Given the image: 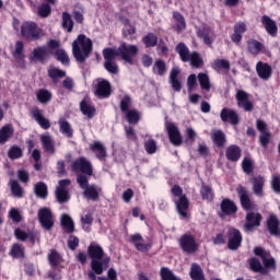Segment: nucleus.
Segmentation results:
<instances>
[{
    "instance_id": "nucleus-53",
    "label": "nucleus",
    "mask_w": 280,
    "mask_h": 280,
    "mask_svg": "<svg viewBox=\"0 0 280 280\" xmlns=\"http://www.w3.org/2000/svg\"><path fill=\"white\" fill-rule=\"evenodd\" d=\"M62 27L67 30V32L73 31V20H71V14L63 12L62 14Z\"/></svg>"
},
{
    "instance_id": "nucleus-9",
    "label": "nucleus",
    "mask_w": 280,
    "mask_h": 280,
    "mask_svg": "<svg viewBox=\"0 0 280 280\" xmlns=\"http://www.w3.org/2000/svg\"><path fill=\"white\" fill-rule=\"evenodd\" d=\"M93 86L95 89L94 92L97 97H101L102 100L106 97H110V93H112L110 82H108L107 80L96 79L93 82Z\"/></svg>"
},
{
    "instance_id": "nucleus-11",
    "label": "nucleus",
    "mask_w": 280,
    "mask_h": 280,
    "mask_svg": "<svg viewBox=\"0 0 280 280\" xmlns=\"http://www.w3.org/2000/svg\"><path fill=\"white\" fill-rule=\"evenodd\" d=\"M129 242L130 244H133L136 250H139L140 253H148V250L152 248V243L143 240V236L139 233L131 234L129 236Z\"/></svg>"
},
{
    "instance_id": "nucleus-37",
    "label": "nucleus",
    "mask_w": 280,
    "mask_h": 280,
    "mask_svg": "<svg viewBox=\"0 0 280 280\" xmlns=\"http://www.w3.org/2000/svg\"><path fill=\"white\" fill-rule=\"evenodd\" d=\"M247 49L249 54L257 56L261 51V49H264V44L259 43L256 39H249L247 42Z\"/></svg>"
},
{
    "instance_id": "nucleus-44",
    "label": "nucleus",
    "mask_w": 280,
    "mask_h": 280,
    "mask_svg": "<svg viewBox=\"0 0 280 280\" xmlns=\"http://www.w3.org/2000/svg\"><path fill=\"white\" fill-rule=\"evenodd\" d=\"M125 117L128 124L136 125L139 124V120L141 119V113H139L137 109H131L125 113Z\"/></svg>"
},
{
    "instance_id": "nucleus-24",
    "label": "nucleus",
    "mask_w": 280,
    "mask_h": 280,
    "mask_svg": "<svg viewBox=\"0 0 280 280\" xmlns=\"http://www.w3.org/2000/svg\"><path fill=\"white\" fill-rule=\"evenodd\" d=\"M237 191L243 209L246 211L253 209V202L250 201V197H248V190H246L244 186H240Z\"/></svg>"
},
{
    "instance_id": "nucleus-56",
    "label": "nucleus",
    "mask_w": 280,
    "mask_h": 280,
    "mask_svg": "<svg viewBox=\"0 0 280 280\" xmlns=\"http://www.w3.org/2000/svg\"><path fill=\"white\" fill-rule=\"evenodd\" d=\"M37 100L40 104H47L51 100V92L47 90H39L37 92Z\"/></svg>"
},
{
    "instance_id": "nucleus-21",
    "label": "nucleus",
    "mask_w": 280,
    "mask_h": 280,
    "mask_svg": "<svg viewBox=\"0 0 280 280\" xmlns=\"http://www.w3.org/2000/svg\"><path fill=\"white\" fill-rule=\"evenodd\" d=\"M225 156L228 161H231L232 163H237V161L242 159V149L237 147V144H232L226 148Z\"/></svg>"
},
{
    "instance_id": "nucleus-58",
    "label": "nucleus",
    "mask_w": 280,
    "mask_h": 280,
    "mask_svg": "<svg viewBox=\"0 0 280 280\" xmlns=\"http://www.w3.org/2000/svg\"><path fill=\"white\" fill-rule=\"evenodd\" d=\"M132 106V100L130 98V96H125L121 101H120V110L121 113H124V115L132 109H130V107Z\"/></svg>"
},
{
    "instance_id": "nucleus-48",
    "label": "nucleus",
    "mask_w": 280,
    "mask_h": 280,
    "mask_svg": "<svg viewBox=\"0 0 280 280\" xmlns=\"http://www.w3.org/2000/svg\"><path fill=\"white\" fill-rule=\"evenodd\" d=\"M59 128L60 132H62L68 139H71L73 137V129L71 128V124L66 120H59Z\"/></svg>"
},
{
    "instance_id": "nucleus-32",
    "label": "nucleus",
    "mask_w": 280,
    "mask_h": 280,
    "mask_svg": "<svg viewBox=\"0 0 280 280\" xmlns=\"http://www.w3.org/2000/svg\"><path fill=\"white\" fill-rule=\"evenodd\" d=\"M189 275L190 279L192 280H205V272L202 271V267L196 262L191 265Z\"/></svg>"
},
{
    "instance_id": "nucleus-16",
    "label": "nucleus",
    "mask_w": 280,
    "mask_h": 280,
    "mask_svg": "<svg viewBox=\"0 0 280 280\" xmlns=\"http://www.w3.org/2000/svg\"><path fill=\"white\" fill-rule=\"evenodd\" d=\"M31 117H33V119L37 121V124L40 126V128H43V130H49V128H51L49 119L43 116V110H40L38 107H34L31 110Z\"/></svg>"
},
{
    "instance_id": "nucleus-26",
    "label": "nucleus",
    "mask_w": 280,
    "mask_h": 280,
    "mask_svg": "<svg viewBox=\"0 0 280 280\" xmlns=\"http://www.w3.org/2000/svg\"><path fill=\"white\" fill-rule=\"evenodd\" d=\"M221 119L222 121H229L233 126H236V124L240 121V118L237 117V113L233 109L223 108L221 110Z\"/></svg>"
},
{
    "instance_id": "nucleus-5",
    "label": "nucleus",
    "mask_w": 280,
    "mask_h": 280,
    "mask_svg": "<svg viewBox=\"0 0 280 280\" xmlns=\"http://www.w3.org/2000/svg\"><path fill=\"white\" fill-rule=\"evenodd\" d=\"M77 183L83 189V196L86 200H97L100 198V192L102 188L97 187L96 185H89V178L86 175H78Z\"/></svg>"
},
{
    "instance_id": "nucleus-23",
    "label": "nucleus",
    "mask_w": 280,
    "mask_h": 280,
    "mask_svg": "<svg viewBox=\"0 0 280 280\" xmlns=\"http://www.w3.org/2000/svg\"><path fill=\"white\" fill-rule=\"evenodd\" d=\"M256 71L261 80H270L272 77V67L268 63L259 61L256 65Z\"/></svg>"
},
{
    "instance_id": "nucleus-27",
    "label": "nucleus",
    "mask_w": 280,
    "mask_h": 280,
    "mask_svg": "<svg viewBox=\"0 0 280 280\" xmlns=\"http://www.w3.org/2000/svg\"><path fill=\"white\" fill-rule=\"evenodd\" d=\"M261 23L270 36H277V23L268 15L261 18Z\"/></svg>"
},
{
    "instance_id": "nucleus-42",
    "label": "nucleus",
    "mask_w": 280,
    "mask_h": 280,
    "mask_svg": "<svg viewBox=\"0 0 280 280\" xmlns=\"http://www.w3.org/2000/svg\"><path fill=\"white\" fill-rule=\"evenodd\" d=\"M197 80L203 91H211V81L209 74L201 72L198 74Z\"/></svg>"
},
{
    "instance_id": "nucleus-36",
    "label": "nucleus",
    "mask_w": 280,
    "mask_h": 280,
    "mask_svg": "<svg viewBox=\"0 0 280 280\" xmlns=\"http://www.w3.org/2000/svg\"><path fill=\"white\" fill-rule=\"evenodd\" d=\"M14 135L12 126L7 125L0 129V144L5 143Z\"/></svg>"
},
{
    "instance_id": "nucleus-18",
    "label": "nucleus",
    "mask_w": 280,
    "mask_h": 280,
    "mask_svg": "<svg viewBox=\"0 0 280 280\" xmlns=\"http://www.w3.org/2000/svg\"><path fill=\"white\" fill-rule=\"evenodd\" d=\"M236 100L240 108H244V110H246L247 113L253 110V103L248 101V93L244 92L243 90H237Z\"/></svg>"
},
{
    "instance_id": "nucleus-63",
    "label": "nucleus",
    "mask_w": 280,
    "mask_h": 280,
    "mask_svg": "<svg viewBox=\"0 0 280 280\" xmlns=\"http://www.w3.org/2000/svg\"><path fill=\"white\" fill-rule=\"evenodd\" d=\"M55 56L57 58V60H59V62L63 63V65H69V55H67V52L62 49H58L55 52Z\"/></svg>"
},
{
    "instance_id": "nucleus-40",
    "label": "nucleus",
    "mask_w": 280,
    "mask_h": 280,
    "mask_svg": "<svg viewBox=\"0 0 280 280\" xmlns=\"http://www.w3.org/2000/svg\"><path fill=\"white\" fill-rule=\"evenodd\" d=\"M12 56L16 60H23L25 58V46L23 45V42L15 43V47L12 51Z\"/></svg>"
},
{
    "instance_id": "nucleus-57",
    "label": "nucleus",
    "mask_w": 280,
    "mask_h": 280,
    "mask_svg": "<svg viewBox=\"0 0 280 280\" xmlns=\"http://www.w3.org/2000/svg\"><path fill=\"white\" fill-rule=\"evenodd\" d=\"M61 260L62 258L60 257V254L56 250H51L48 255V261L50 266H52V268H56V266H58V264H60Z\"/></svg>"
},
{
    "instance_id": "nucleus-3",
    "label": "nucleus",
    "mask_w": 280,
    "mask_h": 280,
    "mask_svg": "<svg viewBox=\"0 0 280 280\" xmlns=\"http://www.w3.org/2000/svg\"><path fill=\"white\" fill-rule=\"evenodd\" d=\"M89 256L92 258L91 268L95 275H102L108 264H110V257L104 258V249L97 243H92L88 247Z\"/></svg>"
},
{
    "instance_id": "nucleus-19",
    "label": "nucleus",
    "mask_w": 280,
    "mask_h": 280,
    "mask_svg": "<svg viewBox=\"0 0 280 280\" xmlns=\"http://www.w3.org/2000/svg\"><path fill=\"white\" fill-rule=\"evenodd\" d=\"M49 56H51V50L47 46H40L34 48L32 52V60H36L37 62H45Z\"/></svg>"
},
{
    "instance_id": "nucleus-30",
    "label": "nucleus",
    "mask_w": 280,
    "mask_h": 280,
    "mask_svg": "<svg viewBox=\"0 0 280 280\" xmlns=\"http://www.w3.org/2000/svg\"><path fill=\"white\" fill-rule=\"evenodd\" d=\"M211 139L217 148H224L226 144V135L222 130H213Z\"/></svg>"
},
{
    "instance_id": "nucleus-50",
    "label": "nucleus",
    "mask_w": 280,
    "mask_h": 280,
    "mask_svg": "<svg viewBox=\"0 0 280 280\" xmlns=\"http://www.w3.org/2000/svg\"><path fill=\"white\" fill-rule=\"evenodd\" d=\"M10 187H11V192L13 194V196L15 198H23V188L21 187V185L19 184V182L12 179L9 183Z\"/></svg>"
},
{
    "instance_id": "nucleus-59",
    "label": "nucleus",
    "mask_w": 280,
    "mask_h": 280,
    "mask_svg": "<svg viewBox=\"0 0 280 280\" xmlns=\"http://www.w3.org/2000/svg\"><path fill=\"white\" fill-rule=\"evenodd\" d=\"M8 156L9 159H12V160L21 159V156H23V150H21V148H19L18 145H13L9 150Z\"/></svg>"
},
{
    "instance_id": "nucleus-6",
    "label": "nucleus",
    "mask_w": 280,
    "mask_h": 280,
    "mask_svg": "<svg viewBox=\"0 0 280 280\" xmlns=\"http://www.w3.org/2000/svg\"><path fill=\"white\" fill-rule=\"evenodd\" d=\"M172 194L175 196L174 202L175 207L182 218H187V210L189 209V200H187V197L183 195V188L180 186H174L172 188Z\"/></svg>"
},
{
    "instance_id": "nucleus-49",
    "label": "nucleus",
    "mask_w": 280,
    "mask_h": 280,
    "mask_svg": "<svg viewBox=\"0 0 280 280\" xmlns=\"http://www.w3.org/2000/svg\"><path fill=\"white\" fill-rule=\"evenodd\" d=\"M34 191L37 198H47V185L45 183L35 184Z\"/></svg>"
},
{
    "instance_id": "nucleus-1",
    "label": "nucleus",
    "mask_w": 280,
    "mask_h": 280,
    "mask_svg": "<svg viewBox=\"0 0 280 280\" xmlns=\"http://www.w3.org/2000/svg\"><path fill=\"white\" fill-rule=\"evenodd\" d=\"M139 54V47L136 45H127L126 43H122L116 50L113 48H105L103 50V58L105 62L115 61V58L117 56H120V58L128 62V65H132V58Z\"/></svg>"
},
{
    "instance_id": "nucleus-15",
    "label": "nucleus",
    "mask_w": 280,
    "mask_h": 280,
    "mask_svg": "<svg viewBox=\"0 0 280 280\" xmlns=\"http://www.w3.org/2000/svg\"><path fill=\"white\" fill-rule=\"evenodd\" d=\"M230 250H237L242 246V233L237 229L229 230V243Z\"/></svg>"
},
{
    "instance_id": "nucleus-52",
    "label": "nucleus",
    "mask_w": 280,
    "mask_h": 280,
    "mask_svg": "<svg viewBox=\"0 0 280 280\" xmlns=\"http://www.w3.org/2000/svg\"><path fill=\"white\" fill-rule=\"evenodd\" d=\"M200 194L202 197V200H208V202H211L213 200V189H211L210 186L202 185L200 189Z\"/></svg>"
},
{
    "instance_id": "nucleus-35",
    "label": "nucleus",
    "mask_w": 280,
    "mask_h": 280,
    "mask_svg": "<svg viewBox=\"0 0 280 280\" xmlns=\"http://www.w3.org/2000/svg\"><path fill=\"white\" fill-rule=\"evenodd\" d=\"M188 62H190L194 69H200V67L205 65L202 57L196 51L190 52V56H188Z\"/></svg>"
},
{
    "instance_id": "nucleus-55",
    "label": "nucleus",
    "mask_w": 280,
    "mask_h": 280,
    "mask_svg": "<svg viewBox=\"0 0 280 280\" xmlns=\"http://www.w3.org/2000/svg\"><path fill=\"white\" fill-rule=\"evenodd\" d=\"M56 198L58 202H67L69 200V191L67 188H57L56 189Z\"/></svg>"
},
{
    "instance_id": "nucleus-29",
    "label": "nucleus",
    "mask_w": 280,
    "mask_h": 280,
    "mask_svg": "<svg viewBox=\"0 0 280 280\" xmlns=\"http://www.w3.org/2000/svg\"><path fill=\"white\" fill-rule=\"evenodd\" d=\"M40 142L45 152H48V154H54V152H56V149L54 148V139L49 133L42 135Z\"/></svg>"
},
{
    "instance_id": "nucleus-25",
    "label": "nucleus",
    "mask_w": 280,
    "mask_h": 280,
    "mask_svg": "<svg viewBox=\"0 0 280 280\" xmlns=\"http://www.w3.org/2000/svg\"><path fill=\"white\" fill-rule=\"evenodd\" d=\"M14 235L20 242H30L31 244L36 243V235L33 232H25L21 229H15Z\"/></svg>"
},
{
    "instance_id": "nucleus-64",
    "label": "nucleus",
    "mask_w": 280,
    "mask_h": 280,
    "mask_svg": "<svg viewBox=\"0 0 280 280\" xmlns=\"http://www.w3.org/2000/svg\"><path fill=\"white\" fill-rule=\"evenodd\" d=\"M242 167L245 174H250V172H253V160H250V158H245L242 162Z\"/></svg>"
},
{
    "instance_id": "nucleus-17",
    "label": "nucleus",
    "mask_w": 280,
    "mask_h": 280,
    "mask_svg": "<svg viewBox=\"0 0 280 280\" xmlns=\"http://www.w3.org/2000/svg\"><path fill=\"white\" fill-rule=\"evenodd\" d=\"M261 224V215L258 212H248L246 214V223L244 224L245 231L248 233Z\"/></svg>"
},
{
    "instance_id": "nucleus-14",
    "label": "nucleus",
    "mask_w": 280,
    "mask_h": 280,
    "mask_svg": "<svg viewBox=\"0 0 280 280\" xmlns=\"http://www.w3.org/2000/svg\"><path fill=\"white\" fill-rule=\"evenodd\" d=\"M166 130L173 145H180L183 143V136H180V131L178 130V127L174 125V122H167Z\"/></svg>"
},
{
    "instance_id": "nucleus-39",
    "label": "nucleus",
    "mask_w": 280,
    "mask_h": 280,
    "mask_svg": "<svg viewBox=\"0 0 280 280\" xmlns=\"http://www.w3.org/2000/svg\"><path fill=\"white\" fill-rule=\"evenodd\" d=\"M212 69H214V71H229V69H231V63L229 62V60L226 59H215L212 63H211Z\"/></svg>"
},
{
    "instance_id": "nucleus-61",
    "label": "nucleus",
    "mask_w": 280,
    "mask_h": 280,
    "mask_svg": "<svg viewBox=\"0 0 280 280\" xmlns=\"http://www.w3.org/2000/svg\"><path fill=\"white\" fill-rule=\"evenodd\" d=\"M104 67L108 73H113L114 75L119 73V66L115 61H105Z\"/></svg>"
},
{
    "instance_id": "nucleus-33",
    "label": "nucleus",
    "mask_w": 280,
    "mask_h": 280,
    "mask_svg": "<svg viewBox=\"0 0 280 280\" xmlns=\"http://www.w3.org/2000/svg\"><path fill=\"white\" fill-rule=\"evenodd\" d=\"M176 51L178 52L180 60L183 62H189V56H190V51H189V47H187V45H185V43H179L176 46Z\"/></svg>"
},
{
    "instance_id": "nucleus-60",
    "label": "nucleus",
    "mask_w": 280,
    "mask_h": 280,
    "mask_svg": "<svg viewBox=\"0 0 280 280\" xmlns=\"http://www.w3.org/2000/svg\"><path fill=\"white\" fill-rule=\"evenodd\" d=\"M144 150L148 154H156V141L154 139H149L144 142Z\"/></svg>"
},
{
    "instance_id": "nucleus-34",
    "label": "nucleus",
    "mask_w": 280,
    "mask_h": 280,
    "mask_svg": "<svg viewBox=\"0 0 280 280\" xmlns=\"http://www.w3.org/2000/svg\"><path fill=\"white\" fill-rule=\"evenodd\" d=\"M10 255L14 259H23V257H25V247L19 243L13 244L10 249Z\"/></svg>"
},
{
    "instance_id": "nucleus-22",
    "label": "nucleus",
    "mask_w": 280,
    "mask_h": 280,
    "mask_svg": "<svg viewBox=\"0 0 280 280\" xmlns=\"http://www.w3.org/2000/svg\"><path fill=\"white\" fill-rule=\"evenodd\" d=\"M250 183L253 184L254 194L261 198L264 196V185H266V178L258 175L252 178Z\"/></svg>"
},
{
    "instance_id": "nucleus-31",
    "label": "nucleus",
    "mask_w": 280,
    "mask_h": 280,
    "mask_svg": "<svg viewBox=\"0 0 280 280\" xmlns=\"http://www.w3.org/2000/svg\"><path fill=\"white\" fill-rule=\"evenodd\" d=\"M90 150L96 153V159H98V161H104L106 159V148L102 142L96 141L90 144Z\"/></svg>"
},
{
    "instance_id": "nucleus-41",
    "label": "nucleus",
    "mask_w": 280,
    "mask_h": 280,
    "mask_svg": "<svg viewBox=\"0 0 280 280\" xmlns=\"http://www.w3.org/2000/svg\"><path fill=\"white\" fill-rule=\"evenodd\" d=\"M173 19L175 20V30L176 32H183L187 27V24L185 23V18L183 14L178 12L173 13Z\"/></svg>"
},
{
    "instance_id": "nucleus-45",
    "label": "nucleus",
    "mask_w": 280,
    "mask_h": 280,
    "mask_svg": "<svg viewBox=\"0 0 280 280\" xmlns=\"http://www.w3.org/2000/svg\"><path fill=\"white\" fill-rule=\"evenodd\" d=\"M61 225L68 233H73L75 229V225L73 224V219H71V217H69L68 214L61 215Z\"/></svg>"
},
{
    "instance_id": "nucleus-43",
    "label": "nucleus",
    "mask_w": 280,
    "mask_h": 280,
    "mask_svg": "<svg viewBox=\"0 0 280 280\" xmlns=\"http://www.w3.org/2000/svg\"><path fill=\"white\" fill-rule=\"evenodd\" d=\"M80 108L81 112L85 115V117H89V119H92V117L95 116V107L86 103V101H82L80 103Z\"/></svg>"
},
{
    "instance_id": "nucleus-28",
    "label": "nucleus",
    "mask_w": 280,
    "mask_h": 280,
    "mask_svg": "<svg viewBox=\"0 0 280 280\" xmlns=\"http://www.w3.org/2000/svg\"><path fill=\"white\" fill-rule=\"evenodd\" d=\"M180 74V70L178 68H173L170 73V83L174 91L177 93L180 92L183 85H180V81H178V75Z\"/></svg>"
},
{
    "instance_id": "nucleus-10",
    "label": "nucleus",
    "mask_w": 280,
    "mask_h": 280,
    "mask_svg": "<svg viewBox=\"0 0 280 280\" xmlns=\"http://www.w3.org/2000/svg\"><path fill=\"white\" fill-rule=\"evenodd\" d=\"M72 172H82L88 176H93V165L85 158H80L71 163Z\"/></svg>"
},
{
    "instance_id": "nucleus-2",
    "label": "nucleus",
    "mask_w": 280,
    "mask_h": 280,
    "mask_svg": "<svg viewBox=\"0 0 280 280\" xmlns=\"http://www.w3.org/2000/svg\"><path fill=\"white\" fill-rule=\"evenodd\" d=\"M254 254L257 257H260L264 264L261 265V261H259V259L257 258H252L249 260V266L254 272H260V275H268L269 270H276L277 266L275 265V259L270 256V252H266L261 247H256L254 249Z\"/></svg>"
},
{
    "instance_id": "nucleus-8",
    "label": "nucleus",
    "mask_w": 280,
    "mask_h": 280,
    "mask_svg": "<svg viewBox=\"0 0 280 280\" xmlns=\"http://www.w3.org/2000/svg\"><path fill=\"white\" fill-rule=\"evenodd\" d=\"M179 246L184 253L191 255L198 250V243H196V237L191 234H184L179 238Z\"/></svg>"
},
{
    "instance_id": "nucleus-12",
    "label": "nucleus",
    "mask_w": 280,
    "mask_h": 280,
    "mask_svg": "<svg viewBox=\"0 0 280 280\" xmlns=\"http://www.w3.org/2000/svg\"><path fill=\"white\" fill-rule=\"evenodd\" d=\"M38 220L46 231H51L54 228V214L49 208H42L38 211Z\"/></svg>"
},
{
    "instance_id": "nucleus-7",
    "label": "nucleus",
    "mask_w": 280,
    "mask_h": 280,
    "mask_svg": "<svg viewBox=\"0 0 280 280\" xmlns=\"http://www.w3.org/2000/svg\"><path fill=\"white\" fill-rule=\"evenodd\" d=\"M21 34L26 40H38L43 36V32L37 28L36 23L25 22L22 24Z\"/></svg>"
},
{
    "instance_id": "nucleus-54",
    "label": "nucleus",
    "mask_w": 280,
    "mask_h": 280,
    "mask_svg": "<svg viewBox=\"0 0 280 280\" xmlns=\"http://www.w3.org/2000/svg\"><path fill=\"white\" fill-rule=\"evenodd\" d=\"M143 43L145 47H156V44L159 43V37L154 35V33H149L143 37Z\"/></svg>"
},
{
    "instance_id": "nucleus-51",
    "label": "nucleus",
    "mask_w": 280,
    "mask_h": 280,
    "mask_svg": "<svg viewBox=\"0 0 280 280\" xmlns=\"http://www.w3.org/2000/svg\"><path fill=\"white\" fill-rule=\"evenodd\" d=\"M136 32H137V30L135 28V26L130 25L129 23L125 24L122 34H124L125 38H127V40H135V38H137L135 36Z\"/></svg>"
},
{
    "instance_id": "nucleus-4",
    "label": "nucleus",
    "mask_w": 280,
    "mask_h": 280,
    "mask_svg": "<svg viewBox=\"0 0 280 280\" xmlns=\"http://www.w3.org/2000/svg\"><path fill=\"white\" fill-rule=\"evenodd\" d=\"M93 51V42L86 35L81 34L72 43V54L78 62H84Z\"/></svg>"
},
{
    "instance_id": "nucleus-20",
    "label": "nucleus",
    "mask_w": 280,
    "mask_h": 280,
    "mask_svg": "<svg viewBox=\"0 0 280 280\" xmlns=\"http://www.w3.org/2000/svg\"><path fill=\"white\" fill-rule=\"evenodd\" d=\"M237 213V206L230 199H223L221 202V212H219L220 218H226V215H233Z\"/></svg>"
},
{
    "instance_id": "nucleus-62",
    "label": "nucleus",
    "mask_w": 280,
    "mask_h": 280,
    "mask_svg": "<svg viewBox=\"0 0 280 280\" xmlns=\"http://www.w3.org/2000/svg\"><path fill=\"white\" fill-rule=\"evenodd\" d=\"M37 14L42 19H45V18L49 16V14H51V7L49 4H47V3L42 4L38 8Z\"/></svg>"
},
{
    "instance_id": "nucleus-47",
    "label": "nucleus",
    "mask_w": 280,
    "mask_h": 280,
    "mask_svg": "<svg viewBox=\"0 0 280 280\" xmlns=\"http://www.w3.org/2000/svg\"><path fill=\"white\" fill-rule=\"evenodd\" d=\"M165 71H167L165 61L161 59L155 60L153 65V73H155V75H165Z\"/></svg>"
},
{
    "instance_id": "nucleus-38",
    "label": "nucleus",
    "mask_w": 280,
    "mask_h": 280,
    "mask_svg": "<svg viewBox=\"0 0 280 280\" xmlns=\"http://www.w3.org/2000/svg\"><path fill=\"white\" fill-rule=\"evenodd\" d=\"M267 226L271 235H279V219L275 215H270L267 221Z\"/></svg>"
},
{
    "instance_id": "nucleus-13",
    "label": "nucleus",
    "mask_w": 280,
    "mask_h": 280,
    "mask_svg": "<svg viewBox=\"0 0 280 280\" xmlns=\"http://www.w3.org/2000/svg\"><path fill=\"white\" fill-rule=\"evenodd\" d=\"M197 36L208 46L213 45V40H215V33L213 32V28H210L208 25L198 27Z\"/></svg>"
},
{
    "instance_id": "nucleus-46",
    "label": "nucleus",
    "mask_w": 280,
    "mask_h": 280,
    "mask_svg": "<svg viewBox=\"0 0 280 280\" xmlns=\"http://www.w3.org/2000/svg\"><path fill=\"white\" fill-rule=\"evenodd\" d=\"M48 75H49V78H51L52 82H58V80H60V78H65V75H67V72L62 71L56 67H50L48 69Z\"/></svg>"
}]
</instances>
